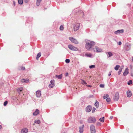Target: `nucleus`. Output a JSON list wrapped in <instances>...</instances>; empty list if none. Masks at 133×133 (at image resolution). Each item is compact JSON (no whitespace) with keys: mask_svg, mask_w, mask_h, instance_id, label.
<instances>
[{"mask_svg":"<svg viewBox=\"0 0 133 133\" xmlns=\"http://www.w3.org/2000/svg\"><path fill=\"white\" fill-rule=\"evenodd\" d=\"M86 44L85 47L88 50L90 51L92 50V46L95 44V43L94 41H90L88 39H85Z\"/></svg>","mask_w":133,"mask_h":133,"instance_id":"1","label":"nucleus"},{"mask_svg":"<svg viewBox=\"0 0 133 133\" xmlns=\"http://www.w3.org/2000/svg\"><path fill=\"white\" fill-rule=\"evenodd\" d=\"M96 121V119L94 117H89L88 120V122L89 123H93Z\"/></svg>","mask_w":133,"mask_h":133,"instance_id":"2","label":"nucleus"},{"mask_svg":"<svg viewBox=\"0 0 133 133\" xmlns=\"http://www.w3.org/2000/svg\"><path fill=\"white\" fill-rule=\"evenodd\" d=\"M92 50L94 52H101L102 50L101 49L99 48L98 47L95 46V48H93Z\"/></svg>","mask_w":133,"mask_h":133,"instance_id":"3","label":"nucleus"},{"mask_svg":"<svg viewBox=\"0 0 133 133\" xmlns=\"http://www.w3.org/2000/svg\"><path fill=\"white\" fill-rule=\"evenodd\" d=\"M69 39L73 43L75 44H78V42L73 37H70L69 38Z\"/></svg>","mask_w":133,"mask_h":133,"instance_id":"4","label":"nucleus"},{"mask_svg":"<svg viewBox=\"0 0 133 133\" xmlns=\"http://www.w3.org/2000/svg\"><path fill=\"white\" fill-rule=\"evenodd\" d=\"M80 24L79 23H77L75 25L74 27V30L75 31H76L78 30L80 27Z\"/></svg>","mask_w":133,"mask_h":133,"instance_id":"5","label":"nucleus"},{"mask_svg":"<svg viewBox=\"0 0 133 133\" xmlns=\"http://www.w3.org/2000/svg\"><path fill=\"white\" fill-rule=\"evenodd\" d=\"M119 98V94L118 92H116L115 94L114 97V99L115 101H117L118 100Z\"/></svg>","mask_w":133,"mask_h":133,"instance_id":"6","label":"nucleus"},{"mask_svg":"<svg viewBox=\"0 0 133 133\" xmlns=\"http://www.w3.org/2000/svg\"><path fill=\"white\" fill-rule=\"evenodd\" d=\"M90 130L91 133H95L96 130L95 126L93 125H91L90 126Z\"/></svg>","mask_w":133,"mask_h":133,"instance_id":"7","label":"nucleus"},{"mask_svg":"<svg viewBox=\"0 0 133 133\" xmlns=\"http://www.w3.org/2000/svg\"><path fill=\"white\" fill-rule=\"evenodd\" d=\"M91 106L90 105H88L86 108V111L87 112H89L91 111Z\"/></svg>","mask_w":133,"mask_h":133,"instance_id":"8","label":"nucleus"},{"mask_svg":"<svg viewBox=\"0 0 133 133\" xmlns=\"http://www.w3.org/2000/svg\"><path fill=\"white\" fill-rule=\"evenodd\" d=\"M128 70V68H127L125 69V71L123 74V76H125L129 73Z\"/></svg>","mask_w":133,"mask_h":133,"instance_id":"9","label":"nucleus"},{"mask_svg":"<svg viewBox=\"0 0 133 133\" xmlns=\"http://www.w3.org/2000/svg\"><path fill=\"white\" fill-rule=\"evenodd\" d=\"M125 48L126 50L128 51L130 50L131 49V45L130 44L126 45Z\"/></svg>","mask_w":133,"mask_h":133,"instance_id":"10","label":"nucleus"},{"mask_svg":"<svg viewBox=\"0 0 133 133\" xmlns=\"http://www.w3.org/2000/svg\"><path fill=\"white\" fill-rule=\"evenodd\" d=\"M41 95V91L38 90L36 92V95L38 97H39Z\"/></svg>","mask_w":133,"mask_h":133,"instance_id":"11","label":"nucleus"},{"mask_svg":"<svg viewBox=\"0 0 133 133\" xmlns=\"http://www.w3.org/2000/svg\"><path fill=\"white\" fill-rule=\"evenodd\" d=\"M123 32V29L121 30H119L117 31H115L114 32V33L115 34H120L122 33Z\"/></svg>","mask_w":133,"mask_h":133,"instance_id":"12","label":"nucleus"},{"mask_svg":"<svg viewBox=\"0 0 133 133\" xmlns=\"http://www.w3.org/2000/svg\"><path fill=\"white\" fill-rule=\"evenodd\" d=\"M21 81L22 82L27 83L29 82V79L28 78L22 79L21 80Z\"/></svg>","mask_w":133,"mask_h":133,"instance_id":"13","label":"nucleus"},{"mask_svg":"<svg viewBox=\"0 0 133 133\" xmlns=\"http://www.w3.org/2000/svg\"><path fill=\"white\" fill-rule=\"evenodd\" d=\"M127 96L128 97H130L132 95V93L131 91L128 90L127 91Z\"/></svg>","mask_w":133,"mask_h":133,"instance_id":"14","label":"nucleus"},{"mask_svg":"<svg viewBox=\"0 0 133 133\" xmlns=\"http://www.w3.org/2000/svg\"><path fill=\"white\" fill-rule=\"evenodd\" d=\"M84 127V125H83L81 127H79V131L80 133H82L83 131V128Z\"/></svg>","mask_w":133,"mask_h":133,"instance_id":"15","label":"nucleus"},{"mask_svg":"<svg viewBox=\"0 0 133 133\" xmlns=\"http://www.w3.org/2000/svg\"><path fill=\"white\" fill-rule=\"evenodd\" d=\"M39 110L38 109H37L33 113V115H34L35 116H36L39 113Z\"/></svg>","mask_w":133,"mask_h":133,"instance_id":"16","label":"nucleus"},{"mask_svg":"<svg viewBox=\"0 0 133 133\" xmlns=\"http://www.w3.org/2000/svg\"><path fill=\"white\" fill-rule=\"evenodd\" d=\"M55 77L58 79H61L62 77V74H61L59 75H56Z\"/></svg>","mask_w":133,"mask_h":133,"instance_id":"17","label":"nucleus"},{"mask_svg":"<svg viewBox=\"0 0 133 133\" xmlns=\"http://www.w3.org/2000/svg\"><path fill=\"white\" fill-rule=\"evenodd\" d=\"M94 105L97 108H98L99 106V103L97 100L96 101V102L94 104Z\"/></svg>","mask_w":133,"mask_h":133,"instance_id":"18","label":"nucleus"},{"mask_svg":"<svg viewBox=\"0 0 133 133\" xmlns=\"http://www.w3.org/2000/svg\"><path fill=\"white\" fill-rule=\"evenodd\" d=\"M28 132V129H22L21 131L22 133H27Z\"/></svg>","mask_w":133,"mask_h":133,"instance_id":"19","label":"nucleus"},{"mask_svg":"<svg viewBox=\"0 0 133 133\" xmlns=\"http://www.w3.org/2000/svg\"><path fill=\"white\" fill-rule=\"evenodd\" d=\"M23 90V88H18L17 89V92L20 94V92L22 91Z\"/></svg>","mask_w":133,"mask_h":133,"instance_id":"20","label":"nucleus"},{"mask_svg":"<svg viewBox=\"0 0 133 133\" xmlns=\"http://www.w3.org/2000/svg\"><path fill=\"white\" fill-rule=\"evenodd\" d=\"M85 55L87 57H91L92 56V54H88V53L85 54Z\"/></svg>","mask_w":133,"mask_h":133,"instance_id":"21","label":"nucleus"},{"mask_svg":"<svg viewBox=\"0 0 133 133\" xmlns=\"http://www.w3.org/2000/svg\"><path fill=\"white\" fill-rule=\"evenodd\" d=\"M42 0H37L36 5L37 6H39L40 4V3Z\"/></svg>","mask_w":133,"mask_h":133,"instance_id":"22","label":"nucleus"},{"mask_svg":"<svg viewBox=\"0 0 133 133\" xmlns=\"http://www.w3.org/2000/svg\"><path fill=\"white\" fill-rule=\"evenodd\" d=\"M41 53L40 52L38 54L36 57V59L37 60H38V58L41 56Z\"/></svg>","mask_w":133,"mask_h":133,"instance_id":"23","label":"nucleus"},{"mask_svg":"<svg viewBox=\"0 0 133 133\" xmlns=\"http://www.w3.org/2000/svg\"><path fill=\"white\" fill-rule=\"evenodd\" d=\"M77 48L76 47H75L74 46H73L72 49H71V50L75 51H77Z\"/></svg>","mask_w":133,"mask_h":133,"instance_id":"24","label":"nucleus"},{"mask_svg":"<svg viewBox=\"0 0 133 133\" xmlns=\"http://www.w3.org/2000/svg\"><path fill=\"white\" fill-rule=\"evenodd\" d=\"M99 120L100 121L102 122H103L104 121V117L102 118H100L99 119Z\"/></svg>","mask_w":133,"mask_h":133,"instance_id":"25","label":"nucleus"},{"mask_svg":"<svg viewBox=\"0 0 133 133\" xmlns=\"http://www.w3.org/2000/svg\"><path fill=\"white\" fill-rule=\"evenodd\" d=\"M120 67V66L119 65H117L115 67V69L116 70H118L119 68Z\"/></svg>","mask_w":133,"mask_h":133,"instance_id":"26","label":"nucleus"},{"mask_svg":"<svg viewBox=\"0 0 133 133\" xmlns=\"http://www.w3.org/2000/svg\"><path fill=\"white\" fill-rule=\"evenodd\" d=\"M23 0H18V2L19 4H21L23 3Z\"/></svg>","mask_w":133,"mask_h":133,"instance_id":"27","label":"nucleus"},{"mask_svg":"<svg viewBox=\"0 0 133 133\" xmlns=\"http://www.w3.org/2000/svg\"><path fill=\"white\" fill-rule=\"evenodd\" d=\"M55 85V84H50L49 85V87L50 88H52L54 87Z\"/></svg>","mask_w":133,"mask_h":133,"instance_id":"28","label":"nucleus"},{"mask_svg":"<svg viewBox=\"0 0 133 133\" xmlns=\"http://www.w3.org/2000/svg\"><path fill=\"white\" fill-rule=\"evenodd\" d=\"M34 122L35 123L39 124L41 122L39 120H37L35 121Z\"/></svg>","mask_w":133,"mask_h":133,"instance_id":"29","label":"nucleus"},{"mask_svg":"<svg viewBox=\"0 0 133 133\" xmlns=\"http://www.w3.org/2000/svg\"><path fill=\"white\" fill-rule=\"evenodd\" d=\"M108 57H111L113 55L112 54L111 52H108Z\"/></svg>","mask_w":133,"mask_h":133,"instance_id":"30","label":"nucleus"},{"mask_svg":"<svg viewBox=\"0 0 133 133\" xmlns=\"http://www.w3.org/2000/svg\"><path fill=\"white\" fill-rule=\"evenodd\" d=\"M81 80L82 81L81 83L82 84H87V83H86L85 81L82 79H81Z\"/></svg>","mask_w":133,"mask_h":133,"instance_id":"31","label":"nucleus"},{"mask_svg":"<svg viewBox=\"0 0 133 133\" xmlns=\"http://www.w3.org/2000/svg\"><path fill=\"white\" fill-rule=\"evenodd\" d=\"M54 83H55V81L54 79L51 80L50 81V84H55Z\"/></svg>","mask_w":133,"mask_h":133,"instance_id":"32","label":"nucleus"},{"mask_svg":"<svg viewBox=\"0 0 133 133\" xmlns=\"http://www.w3.org/2000/svg\"><path fill=\"white\" fill-rule=\"evenodd\" d=\"M95 65H92L90 66H89V67L90 69H92L95 68Z\"/></svg>","mask_w":133,"mask_h":133,"instance_id":"33","label":"nucleus"},{"mask_svg":"<svg viewBox=\"0 0 133 133\" xmlns=\"http://www.w3.org/2000/svg\"><path fill=\"white\" fill-rule=\"evenodd\" d=\"M109 97V95L108 94H106L104 96H103V98L104 99H105L107 98H108Z\"/></svg>","mask_w":133,"mask_h":133,"instance_id":"34","label":"nucleus"},{"mask_svg":"<svg viewBox=\"0 0 133 133\" xmlns=\"http://www.w3.org/2000/svg\"><path fill=\"white\" fill-rule=\"evenodd\" d=\"M73 46L71 45H68V48L70 49L71 50Z\"/></svg>","mask_w":133,"mask_h":133,"instance_id":"35","label":"nucleus"},{"mask_svg":"<svg viewBox=\"0 0 133 133\" xmlns=\"http://www.w3.org/2000/svg\"><path fill=\"white\" fill-rule=\"evenodd\" d=\"M73 46L71 45H68V48L70 49L71 50Z\"/></svg>","mask_w":133,"mask_h":133,"instance_id":"36","label":"nucleus"},{"mask_svg":"<svg viewBox=\"0 0 133 133\" xmlns=\"http://www.w3.org/2000/svg\"><path fill=\"white\" fill-rule=\"evenodd\" d=\"M132 81L130 80L129 81V82L128 83V85H130V84H131L132 83Z\"/></svg>","mask_w":133,"mask_h":133,"instance_id":"37","label":"nucleus"},{"mask_svg":"<svg viewBox=\"0 0 133 133\" xmlns=\"http://www.w3.org/2000/svg\"><path fill=\"white\" fill-rule=\"evenodd\" d=\"M60 30H63L64 28L62 25H61L60 27Z\"/></svg>","mask_w":133,"mask_h":133,"instance_id":"38","label":"nucleus"},{"mask_svg":"<svg viewBox=\"0 0 133 133\" xmlns=\"http://www.w3.org/2000/svg\"><path fill=\"white\" fill-rule=\"evenodd\" d=\"M96 110V108L95 107H93L92 108V113H94L95 112V110Z\"/></svg>","mask_w":133,"mask_h":133,"instance_id":"39","label":"nucleus"},{"mask_svg":"<svg viewBox=\"0 0 133 133\" xmlns=\"http://www.w3.org/2000/svg\"><path fill=\"white\" fill-rule=\"evenodd\" d=\"M8 101H5L3 105L4 106H5L8 103Z\"/></svg>","mask_w":133,"mask_h":133,"instance_id":"40","label":"nucleus"},{"mask_svg":"<svg viewBox=\"0 0 133 133\" xmlns=\"http://www.w3.org/2000/svg\"><path fill=\"white\" fill-rule=\"evenodd\" d=\"M65 62L67 63H69L70 62V60L69 59H66L65 60Z\"/></svg>","mask_w":133,"mask_h":133,"instance_id":"41","label":"nucleus"},{"mask_svg":"<svg viewBox=\"0 0 133 133\" xmlns=\"http://www.w3.org/2000/svg\"><path fill=\"white\" fill-rule=\"evenodd\" d=\"M110 100V99L109 98H108L106 99V101L107 102H109Z\"/></svg>","mask_w":133,"mask_h":133,"instance_id":"42","label":"nucleus"},{"mask_svg":"<svg viewBox=\"0 0 133 133\" xmlns=\"http://www.w3.org/2000/svg\"><path fill=\"white\" fill-rule=\"evenodd\" d=\"M104 86V85L103 84H100L99 85L100 87L101 88H103Z\"/></svg>","mask_w":133,"mask_h":133,"instance_id":"43","label":"nucleus"},{"mask_svg":"<svg viewBox=\"0 0 133 133\" xmlns=\"http://www.w3.org/2000/svg\"><path fill=\"white\" fill-rule=\"evenodd\" d=\"M24 2L26 3H28L29 1V0H23Z\"/></svg>","mask_w":133,"mask_h":133,"instance_id":"44","label":"nucleus"},{"mask_svg":"<svg viewBox=\"0 0 133 133\" xmlns=\"http://www.w3.org/2000/svg\"><path fill=\"white\" fill-rule=\"evenodd\" d=\"M21 70H24L25 69V68L24 67L22 66L21 68Z\"/></svg>","mask_w":133,"mask_h":133,"instance_id":"45","label":"nucleus"},{"mask_svg":"<svg viewBox=\"0 0 133 133\" xmlns=\"http://www.w3.org/2000/svg\"><path fill=\"white\" fill-rule=\"evenodd\" d=\"M101 123L100 122H98L97 123V125L99 126L101 125Z\"/></svg>","mask_w":133,"mask_h":133,"instance_id":"46","label":"nucleus"},{"mask_svg":"<svg viewBox=\"0 0 133 133\" xmlns=\"http://www.w3.org/2000/svg\"><path fill=\"white\" fill-rule=\"evenodd\" d=\"M90 98H93L94 96L93 95H90L89 96Z\"/></svg>","mask_w":133,"mask_h":133,"instance_id":"47","label":"nucleus"},{"mask_svg":"<svg viewBox=\"0 0 133 133\" xmlns=\"http://www.w3.org/2000/svg\"><path fill=\"white\" fill-rule=\"evenodd\" d=\"M118 44L119 45H121L122 44V42H121V41H119L118 42Z\"/></svg>","mask_w":133,"mask_h":133,"instance_id":"48","label":"nucleus"},{"mask_svg":"<svg viewBox=\"0 0 133 133\" xmlns=\"http://www.w3.org/2000/svg\"><path fill=\"white\" fill-rule=\"evenodd\" d=\"M121 71H118V75H120L121 74Z\"/></svg>","mask_w":133,"mask_h":133,"instance_id":"49","label":"nucleus"},{"mask_svg":"<svg viewBox=\"0 0 133 133\" xmlns=\"http://www.w3.org/2000/svg\"><path fill=\"white\" fill-rule=\"evenodd\" d=\"M68 75V73L67 72L65 74V75L66 76H67Z\"/></svg>","mask_w":133,"mask_h":133,"instance_id":"50","label":"nucleus"},{"mask_svg":"<svg viewBox=\"0 0 133 133\" xmlns=\"http://www.w3.org/2000/svg\"><path fill=\"white\" fill-rule=\"evenodd\" d=\"M13 4H14V5L15 6V5H16V4H15V1H13Z\"/></svg>","mask_w":133,"mask_h":133,"instance_id":"51","label":"nucleus"},{"mask_svg":"<svg viewBox=\"0 0 133 133\" xmlns=\"http://www.w3.org/2000/svg\"><path fill=\"white\" fill-rule=\"evenodd\" d=\"M113 118V116H110V119H111Z\"/></svg>","mask_w":133,"mask_h":133,"instance_id":"52","label":"nucleus"},{"mask_svg":"<svg viewBox=\"0 0 133 133\" xmlns=\"http://www.w3.org/2000/svg\"><path fill=\"white\" fill-rule=\"evenodd\" d=\"M82 14L83 15V16H84V12H82Z\"/></svg>","mask_w":133,"mask_h":133,"instance_id":"53","label":"nucleus"},{"mask_svg":"<svg viewBox=\"0 0 133 133\" xmlns=\"http://www.w3.org/2000/svg\"><path fill=\"white\" fill-rule=\"evenodd\" d=\"M111 75V73L110 72L108 74V76H110Z\"/></svg>","mask_w":133,"mask_h":133,"instance_id":"54","label":"nucleus"},{"mask_svg":"<svg viewBox=\"0 0 133 133\" xmlns=\"http://www.w3.org/2000/svg\"><path fill=\"white\" fill-rule=\"evenodd\" d=\"M122 70L121 69H119V71H121V72H122Z\"/></svg>","mask_w":133,"mask_h":133,"instance_id":"55","label":"nucleus"},{"mask_svg":"<svg viewBox=\"0 0 133 133\" xmlns=\"http://www.w3.org/2000/svg\"><path fill=\"white\" fill-rule=\"evenodd\" d=\"M120 69H121L122 70V69H123V67H121V68H120Z\"/></svg>","mask_w":133,"mask_h":133,"instance_id":"56","label":"nucleus"},{"mask_svg":"<svg viewBox=\"0 0 133 133\" xmlns=\"http://www.w3.org/2000/svg\"><path fill=\"white\" fill-rule=\"evenodd\" d=\"M132 61L133 62V57H132Z\"/></svg>","mask_w":133,"mask_h":133,"instance_id":"57","label":"nucleus"},{"mask_svg":"<svg viewBox=\"0 0 133 133\" xmlns=\"http://www.w3.org/2000/svg\"><path fill=\"white\" fill-rule=\"evenodd\" d=\"M2 126L1 125H0V129L1 128Z\"/></svg>","mask_w":133,"mask_h":133,"instance_id":"58","label":"nucleus"},{"mask_svg":"<svg viewBox=\"0 0 133 133\" xmlns=\"http://www.w3.org/2000/svg\"><path fill=\"white\" fill-rule=\"evenodd\" d=\"M88 87H91V85H89L88 86Z\"/></svg>","mask_w":133,"mask_h":133,"instance_id":"59","label":"nucleus"},{"mask_svg":"<svg viewBox=\"0 0 133 133\" xmlns=\"http://www.w3.org/2000/svg\"><path fill=\"white\" fill-rule=\"evenodd\" d=\"M46 9V8H45V9Z\"/></svg>","mask_w":133,"mask_h":133,"instance_id":"60","label":"nucleus"},{"mask_svg":"<svg viewBox=\"0 0 133 133\" xmlns=\"http://www.w3.org/2000/svg\"><path fill=\"white\" fill-rule=\"evenodd\" d=\"M90 78L91 77V76H90Z\"/></svg>","mask_w":133,"mask_h":133,"instance_id":"61","label":"nucleus"}]
</instances>
